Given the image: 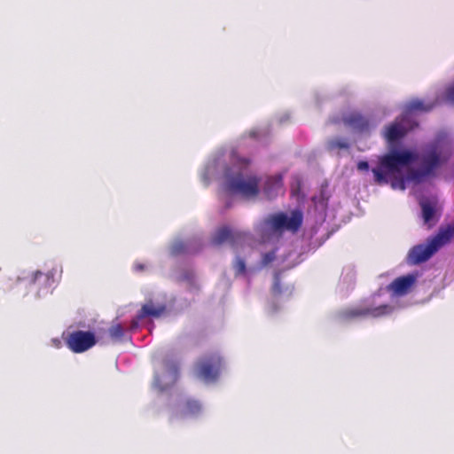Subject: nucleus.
<instances>
[{
    "label": "nucleus",
    "mask_w": 454,
    "mask_h": 454,
    "mask_svg": "<svg viewBox=\"0 0 454 454\" xmlns=\"http://www.w3.org/2000/svg\"><path fill=\"white\" fill-rule=\"evenodd\" d=\"M418 159V153L410 151L393 150L383 155L379 161V167L372 168L374 181L378 184H387V175L398 173L402 168Z\"/></svg>",
    "instance_id": "nucleus-1"
},
{
    "label": "nucleus",
    "mask_w": 454,
    "mask_h": 454,
    "mask_svg": "<svg viewBox=\"0 0 454 454\" xmlns=\"http://www.w3.org/2000/svg\"><path fill=\"white\" fill-rule=\"evenodd\" d=\"M454 238V224L441 228L438 233L427 240V243L414 246L408 254V262L413 265L427 262L442 246Z\"/></svg>",
    "instance_id": "nucleus-2"
},
{
    "label": "nucleus",
    "mask_w": 454,
    "mask_h": 454,
    "mask_svg": "<svg viewBox=\"0 0 454 454\" xmlns=\"http://www.w3.org/2000/svg\"><path fill=\"white\" fill-rule=\"evenodd\" d=\"M450 154L442 155L435 145H430L419 155L416 160H419L420 166L418 169L410 172V178L414 181H420L424 177L434 176L435 170L445 163Z\"/></svg>",
    "instance_id": "nucleus-3"
},
{
    "label": "nucleus",
    "mask_w": 454,
    "mask_h": 454,
    "mask_svg": "<svg viewBox=\"0 0 454 454\" xmlns=\"http://www.w3.org/2000/svg\"><path fill=\"white\" fill-rule=\"evenodd\" d=\"M223 365V361L219 354L204 356L195 364L196 376L207 383L215 382L219 378Z\"/></svg>",
    "instance_id": "nucleus-4"
},
{
    "label": "nucleus",
    "mask_w": 454,
    "mask_h": 454,
    "mask_svg": "<svg viewBox=\"0 0 454 454\" xmlns=\"http://www.w3.org/2000/svg\"><path fill=\"white\" fill-rule=\"evenodd\" d=\"M393 308L388 304H382L377 307L354 306L339 310L336 318L340 322H348L358 317H380L390 314Z\"/></svg>",
    "instance_id": "nucleus-5"
},
{
    "label": "nucleus",
    "mask_w": 454,
    "mask_h": 454,
    "mask_svg": "<svg viewBox=\"0 0 454 454\" xmlns=\"http://www.w3.org/2000/svg\"><path fill=\"white\" fill-rule=\"evenodd\" d=\"M303 215L300 210H293L290 216L286 213L279 212L269 215L265 223L275 231H289L296 232L301 228Z\"/></svg>",
    "instance_id": "nucleus-6"
},
{
    "label": "nucleus",
    "mask_w": 454,
    "mask_h": 454,
    "mask_svg": "<svg viewBox=\"0 0 454 454\" xmlns=\"http://www.w3.org/2000/svg\"><path fill=\"white\" fill-rule=\"evenodd\" d=\"M260 179L256 176H249L244 178L242 174L228 177V191L233 193H239L246 198L255 197L259 194Z\"/></svg>",
    "instance_id": "nucleus-7"
},
{
    "label": "nucleus",
    "mask_w": 454,
    "mask_h": 454,
    "mask_svg": "<svg viewBox=\"0 0 454 454\" xmlns=\"http://www.w3.org/2000/svg\"><path fill=\"white\" fill-rule=\"evenodd\" d=\"M97 343L95 334L90 331L76 330L66 338L67 348L74 353H83Z\"/></svg>",
    "instance_id": "nucleus-8"
},
{
    "label": "nucleus",
    "mask_w": 454,
    "mask_h": 454,
    "mask_svg": "<svg viewBox=\"0 0 454 454\" xmlns=\"http://www.w3.org/2000/svg\"><path fill=\"white\" fill-rule=\"evenodd\" d=\"M179 373V366L177 363L165 359L162 361V372H156L154 376V384L160 389L164 390L168 386L174 385Z\"/></svg>",
    "instance_id": "nucleus-9"
},
{
    "label": "nucleus",
    "mask_w": 454,
    "mask_h": 454,
    "mask_svg": "<svg viewBox=\"0 0 454 454\" xmlns=\"http://www.w3.org/2000/svg\"><path fill=\"white\" fill-rule=\"evenodd\" d=\"M405 120L404 115L401 116L385 128L384 137L389 145L392 146L403 139L412 128L405 125Z\"/></svg>",
    "instance_id": "nucleus-10"
},
{
    "label": "nucleus",
    "mask_w": 454,
    "mask_h": 454,
    "mask_svg": "<svg viewBox=\"0 0 454 454\" xmlns=\"http://www.w3.org/2000/svg\"><path fill=\"white\" fill-rule=\"evenodd\" d=\"M247 234L242 231H234L228 226L219 228L212 239L215 245H222L229 243L231 246L235 247L247 239Z\"/></svg>",
    "instance_id": "nucleus-11"
},
{
    "label": "nucleus",
    "mask_w": 454,
    "mask_h": 454,
    "mask_svg": "<svg viewBox=\"0 0 454 454\" xmlns=\"http://www.w3.org/2000/svg\"><path fill=\"white\" fill-rule=\"evenodd\" d=\"M342 122L346 127L357 133H369L371 129L370 120L357 111L344 114L342 115Z\"/></svg>",
    "instance_id": "nucleus-12"
},
{
    "label": "nucleus",
    "mask_w": 454,
    "mask_h": 454,
    "mask_svg": "<svg viewBox=\"0 0 454 454\" xmlns=\"http://www.w3.org/2000/svg\"><path fill=\"white\" fill-rule=\"evenodd\" d=\"M416 282V276L408 274L394 279L387 289L396 295H404L409 293Z\"/></svg>",
    "instance_id": "nucleus-13"
},
{
    "label": "nucleus",
    "mask_w": 454,
    "mask_h": 454,
    "mask_svg": "<svg viewBox=\"0 0 454 454\" xmlns=\"http://www.w3.org/2000/svg\"><path fill=\"white\" fill-rule=\"evenodd\" d=\"M54 273L53 270H49L43 273L40 270L32 272L29 276L23 277L22 279L27 281V285H38V288L51 286L53 283Z\"/></svg>",
    "instance_id": "nucleus-14"
},
{
    "label": "nucleus",
    "mask_w": 454,
    "mask_h": 454,
    "mask_svg": "<svg viewBox=\"0 0 454 454\" xmlns=\"http://www.w3.org/2000/svg\"><path fill=\"white\" fill-rule=\"evenodd\" d=\"M166 310L165 305H160L155 307L153 302L145 303L142 306L141 309L138 311L135 319L132 320V327H137L138 321L147 317H160Z\"/></svg>",
    "instance_id": "nucleus-15"
},
{
    "label": "nucleus",
    "mask_w": 454,
    "mask_h": 454,
    "mask_svg": "<svg viewBox=\"0 0 454 454\" xmlns=\"http://www.w3.org/2000/svg\"><path fill=\"white\" fill-rule=\"evenodd\" d=\"M422 210V218L424 223L428 227L434 226L437 222L435 204L427 200H423L419 202Z\"/></svg>",
    "instance_id": "nucleus-16"
},
{
    "label": "nucleus",
    "mask_w": 454,
    "mask_h": 454,
    "mask_svg": "<svg viewBox=\"0 0 454 454\" xmlns=\"http://www.w3.org/2000/svg\"><path fill=\"white\" fill-rule=\"evenodd\" d=\"M201 411V404L196 400H187L182 411L184 416H195Z\"/></svg>",
    "instance_id": "nucleus-17"
},
{
    "label": "nucleus",
    "mask_w": 454,
    "mask_h": 454,
    "mask_svg": "<svg viewBox=\"0 0 454 454\" xmlns=\"http://www.w3.org/2000/svg\"><path fill=\"white\" fill-rule=\"evenodd\" d=\"M327 150L333 152L335 150L348 149L349 144L343 138H332L327 141Z\"/></svg>",
    "instance_id": "nucleus-18"
},
{
    "label": "nucleus",
    "mask_w": 454,
    "mask_h": 454,
    "mask_svg": "<svg viewBox=\"0 0 454 454\" xmlns=\"http://www.w3.org/2000/svg\"><path fill=\"white\" fill-rule=\"evenodd\" d=\"M433 108V105L426 106L422 100L415 99L411 101L408 106L407 109L410 112L412 111H422V112H428Z\"/></svg>",
    "instance_id": "nucleus-19"
},
{
    "label": "nucleus",
    "mask_w": 454,
    "mask_h": 454,
    "mask_svg": "<svg viewBox=\"0 0 454 454\" xmlns=\"http://www.w3.org/2000/svg\"><path fill=\"white\" fill-rule=\"evenodd\" d=\"M108 332L113 340H120L124 335V328L121 324L113 325Z\"/></svg>",
    "instance_id": "nucleus-20"
},
{
    "label": "nucleus",
    "mask_w": 454,
    "mask_h": 454,
    "mask_svg": "<svg viewBox=\"0 0 454 454\" xmlns=\"http://www.w3.org/2000/svg\"><path fill=\"white\" fill-rule=\"evenodd\" d=\"M233 269L236 276L244 275L247 271L245 261L240 257H237L233 262Z\"/></svg>",
    "instance_id": "nucleus-21"
},
{
    "label": "nucleus",
    "mask_w": 454,
    "mask_h": 454,
    "mask_svg": "<svg viewBox=\"0 0 454 454\" xmlns=\"http://www.w3.org/2000/svg\"><path fill=\"white\" fill-rule=\"evenodd\" d=\"M271 291L274 295H278L282 292L280 278L278 276L275 278Z\"/></svg>",
    "instance_id": "nucleus-22"
},
{
    "label": "nucleus",
    "mask_w": 454,
    "mask_h": 454,
    "mask_svg": "<svg viewBox=\"0 0 454 454\" xmlns=\"http://www.w3.org/2000/svg\"><path fill=\"white\" fill-rule=\"evenodd\" d=\"M391 185L394 189H400L404 190L405 189V181L403 177L396 178L391 183Z\"/></svg>",
    "instance_id": "nucleus-23"
},
{
    "label": "nucleus",
    "mask_w": 454,
    "mask_h": 454,
    "mask_svg": "<svg viewBox=\"0 0 454 454\" xmlns=\"http://www.w3.org/2000/svg\"><path fill=\"white\" fill-rule=\"evenodd\" d=\"M275 259V253L274 252H269L263 254L262 257V264L267 265L268 263L271 262Z\"/></svg>",
    "instance_id": "nucleus-24"
},
{
    "label": "nucleus",
    "mask_w": 454,
    "mask_h": 454,
    "mask_svg": "<svg viewBox=\"0 0 454 454\" xmlns=\"http://www.w3.org/2000/svg\"><path fill=\"white\" fill-rule=\"evenodd\" d=\"M357 169L361 171H367L369 169V164L365 160H360L357 163Z\"/></svg>",
    "instance_id": "nucleus-25"
},
{
    "label": "nucleus",
    "mask_w": 454,
    "mask_h": 454,
    "mask_svg": "<svg viewBox=\"0 0 454 454\" xmlns=\"http://www.w3.org/2000/svg\"><path fill=\"white\" fill-rule=\"evenodd\" d=\"M448 98L454 101V85L447 90Z\"/></svg>",
    "instance_id": "nucleus-26"
},
{
    "label": "nucleus",
    "mask_w": 454,
    "mask_h": 454,
    "mask_svg": "<svg viewBox=\"0 0 454 454\" xmlns=\"http://www.w3.org/2000/svg\"><path fill=\"white\" fill-rule=\"evenodd\" d=\"M275 184L276 186H278V188H281V179H278L275 181Z\"/></svg>",
    "instance_id": "nucleus-27"
},
{
    "label": "nucleus",
    "mask_w": 454,
    "mask_h": 454,
    "mask_svg": "<svg viewBox=\"0 0 454 454\" xmlns=\"http://www.w3.org/2000/svg\"><path fill=\"white\" fill-rule=\"evenodd\" d=\"M244 163H245V164H248V163H249V160H244Z\"/></svg>",
    "instance_id": "nucleus-28"
},
{
    "label": "nucleus",
    "mask_w": 454,
    "mask_h": 454,
    "mask_svg": "<svg viewBox=\"0 0 454 454\" xmlns=\"http://www.w3.org/2000/svg\"><path fill=\"white\" fill-rule=\"evenodd\" d=\"M137 268H138L139 270H143V266H142V265L137 266Z\"/></svg>",
    "instance_id": "nucleus-29"
}]
</instances>
